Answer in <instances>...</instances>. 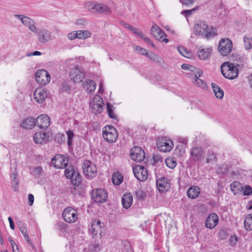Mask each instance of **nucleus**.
Instances as JSON below:
<instances>
[{"label":"nucleus","instance_id":"nucleus-21","mask_svg":"<svg viewBox=\"0 0 252 252\" xmlns=\"http://www.w3.org/2000/svg\"><path fill=\"white\" fill-rule=\"evenodd\" d=\"M93 237L96 236L99 233L101 235L102 232V228L101 225V221L99 220H95L92 223L91 228L90 229Z\"/></svg>","mask_w":252,"mask_h":252},{"label":"nucleus","instance_id":"nucleus-50","mask_svg":"<svg viewBox=\"0 0 252 252\" xmlns=\"http://www.w3.org/2000/svg\"><path fill=\"white\" fill-rule=\"evenodd\" d=\"M134 177L139 181L144 182L148 178V174H133Z\"/></svg>","mask_w":252,"mask_h":252},{"label":"nucleus","instance_id":"nucleus-18","mask_svg":"<svg viewBox=\"0 0 252 252\" xmlns=\"http://www.w3.org/2000/svg\"><path fill=\"white\" fill-rule=\"evenodd\" d=\"M90 9L95 10L99 13H109L111 12L110 8L106 5L101 3H92L90 6Z\"/></svg>","mask_w":252,"mask_h":252},{"label":"nucleus","instance_id":"nucleus-51","mask_svg":"<svg viewBox=\"0 0 252 252\" xmlns=\"http://www.w3.org/2000/svg\"><path fill=\"white\" fill-rule=\"evenodd\" d=\"M123 245L124 247V250L126 251V252H134L133 250H132L131 245H130L128 242H124Z\"/></svg>","mask_w":252,"mask_h":252},{"label":"nucleus","instance_id":"nucleus-53","mask_svg":"<svg viewBox=\"0 0 252 252\" xmlns=\"http://www.w3.org/2000/svg\"><path fill=\"white\" fill-rule=\"evenodd\" d=\"M199 8L198 6H196L193 9L190 10H185L181 12L182 14H186V16H189L192 14L193 11H195L198 10Z\"/></svg>","mask_w":252,"mask_h":252},{"label":"nucleus","instance_id":"nucleus-60","mask_svg":"<svg viewBox=\"0 0 252 252\" xmlns=\"http://www.w3.org/2000/svg\"><path fill=\"white\" fill-rule=\"evenodd\" d=\"M20 230L24 236L28 235V230L25 227H20Z\"/></svg>","mask_w":252,"mask_h":252},{"label":"nucleus","instance_id":"nucleus-49","mask_svg":"<svg viewBox=\"0 0 252 252\" xmlns=\"http://www.w3.org/2000/svg\"><path fill=\"white\" fill-rule=\"evenodd\" d=\"M66 133L67 135V144L68 146H70L72 144L74 134L72 131L70 130L67 131Z\"/></svg>","mask_w":252,"mask_h":252},{"label":"nucleus","instance_id":"nucleus-8","mask_svg":"<svg viewBox=\"0 0 252 252\" xmlns=\"http://www.w3.org/2000/svg\"><path fill=\"white\" fill-rule=\"evenodd\" d=\"M36 33L38 41L42 44L46 43L54 38L51 32L45 29H40Z\"/></svg>","mask_w":252,"mask_h":252},{"label":"nucleus","instance_id":"nucleus-17","mask_svg":"<svg viewBox=\"0 0 252 252\" xmlns=\"http://www.w3.org/2000/svg\"><path fill=\"white\" fill-rule=\"evenodd\" d=\"M219 217L216 213L210 214L205 221V226L209 229L214 228L218 223Z\"/></svg>","mask_w":252,"mask_h":252},{"label":"nucleus","instance_id":"nucleus-64","mask_svg":"<svg viewBox=\"0 0 252 252\" xmlns=\"http://www.w3.org/2000/svg\"><path fill=\"white\" fill-rule=\"evenodd\" d=\"M248 79L250 87L252 89V73L248 77Z\"/></svg>","mask_w":252,"mask_h":252},{"label":"nucleus","instance_id":"nucleus-41","mask_svg":"<svg viewBox=\"0 0 252 252\" xmlns=\"http://www.w3.org/2000/svg\"><path fill=\"white\" fill-rule=\"evenodd\" d=\"M165 162L166 165L170 168L173 169L176 167L177 165L176 160L174 158H168L165 160Z\"/></svg>","mask_w":252,"mask_h":252},{"label":"nucleus","instance_id":"nucleus-34","mask_svg":"<svg viewBox=\"0 0 252 252\" xmlns=\"http://www.w3.org/2000/svg\"><path fill=\"white\" fill-rule=\"evenodd\" d=\"M230 189L235 195L238 194L243 189L242 185L238 182H234L230 184Z\"/></svg>","mask_w":252,"mask_h":252},{"label":"nucleus","instance_id":"nucleus-35","mask_svg":"<svg viewBox=\"0 0 252 252\" xmlns=\"http://www.w3.org/2000/svg\"><path fill=\"white\" fill-rule=\"evenodd\" d=\"M245 228L248 231L252 230V215H248L244 220Z\"/></svg>","mask_w":252,"mask_h":252},{"label":"nucleus","instance_id":"nucleus-3","mask_svg":"<svg viewBox=\"0 0 252 252\" xmlns=\"http://www.w3.org/2000/svg\"><path fill=\"white\" fill-rule=\"evenodd\" d=\"M221 72L223 76L228 79L237 77L239 73L238 68L232 63L225 62L221 66Z\"/></svg>","mask_w":252,"mask_h":252},{"label":"nucleus","instance_id":"nucleus-11","mask_svg":"<svg viewBox=\"0 0 252 252\" xmlns=\"http://www.w3.org/2000/svg\"><path fill=\"white\" fill-rule=\"evenodd\" d=\"M92 198L95 202L102 203L106 201L107 193L104 189H97L92 191Z\"/></svg>","mask_w":252,"mask_h":252},{"label":"nucleus","instance_id":"nucleus-31","mask_svg":"<svg viewBox=\"0 0 252 252\" xmlns=\"http://www.w3.org/2000/svg\"><path fill=\"white\" fill-rule=\"evenodd\" d=\"M200 193V189L196 186L191 187L188 190V196L191 199H195Z\"/></svg>","mask_w":252,"mask_h":252},{"label":"nucleus","instance_id":"nucleus-4","mask_svg":"<svg viewBox=\"0 0 252 252\" xmlns=\"http://www.w3.org/2000/svg\"><path fill=\"white\" fill-rule=\"evenodd\" d=\"M102 136L108 143H112L115 142L117 140L118 133L114 126L107 125L103 128Z\"/></svg>","mask_w":252,"mask_h":252},{"label":"nucleus","instance_id":"nucleus-32","mask_svg":"<svg viewBox=\"0 0 252 252\" xmlns=\"http://www.w3.org/2000/svg\"><path fill=\"white\" fill-rule=\"evenodd\" d=\"M211 86L215 96L219 99H222L223 96V90L215 83H212Z\"/></svg>","mask_w":252,"mask_h":252},{"label":"nucleus","instance_id":"nucleus-7","mask_svg":"<svg viewBox=\"0 0 252 252\" xmlns=\"http://www.w3.org/2000/svg\"><path fill=\"white\" fill-rule=\"evenodd\" d=\"M104 103L102 98L98 95H95L90 103L91 111L94 114H99L103 110Z\"/></svg>","mask_w":252,"mask_h":252},{"label":"nucleus","instance_id":"nucleus-42","mask_svg":"<svg viewBox=\"0 0 252 252\" xmlns=\"http://www.w3.org/2000/svg\"><path fill=\"white\" fill-rule=\"evenodd\" d=\"M177 49L181 55L184 57L189 58L191 55V52L183 46L178 47Z\"/></svg>","mask_w":252,"mask_h":252},{"label":"nucleus","instance_id":"nucleus-28","mask_svg":"<svg viewBox=\"0 0 252 252\" xmlns=\"http://www.w3.org/2000/svg\"><path fill=\"white\" fill-rule=\"evenodd\" d=\"M36 125V120L30 117L24 120L21 124V126L26 129H32Z\"/></svg>","mask_w":252,"mask_h":252},{"label":"nucleus","instance_id":"nucleus-38","mask_svg":"<svg viewBox=\"0 0 252 252\" xmlns=\"http://www.w3.org/2000/svg\"><path fill=\"white\" fill-rule=\"evenodd\" d=\"M244 47L245 49L248 50L252 48V38L244 36L243 37Z\"/></svg>","mask_w":252,"mask_h":252},{"label":"nucleus","instance_id":"nucleus-55","mask_svg":"<svg viewBox=\"0 0 252 252\" xmlns=\"http://www.w3.org/2000/svg\"><path fill=\"white\" fill-rule=\"evenodd\" d=\"M67 37L68 39L70 40H72L76 38H78L77 31H73L69 33L67 35Z\"/></svg>","mask_w":252,"mask_h":252},{"label":"nucleus","instance_id":"nucleus-13","mask_svg":"<svg viewBox=\"0 0 252 252\" xmlns=\"http://www.w3.org/2000/svg\"><path fill=\"white\" fill-rule=\"evenodd\" d=\"M173 143L170 139L162 138L159 140L157 143L158 150L163 152H170L173 147Z\"/></svg>","mask_w":252,"mask_h":252},{"label":"nucleus","instance_id":"nucleus-29","mask_svg":"<svg viewBox=\"0 0 252 252\" xmlns=\"http://www.w3.org/2000/svg\"><path fill=\"white\" fill-rule=\"evenodd\" d=\"M67 179L71 180V182L74 186H78L82 181L80 174H65Z\"/></svg>","mask_w":252,"mask_h":252},{"label":"nucleus","instance_id":"nucleus-23","mask_svg":"<svg viewBox=\"0 0 252 252\" xmlns=\"http://www.w3.org/2000/svg\"><path fill=\"white\" fill-rule=\"evenodd\" d=\"M190 155L194 160H200L204 157V152L200 147H194L190 151Z\"/></svg>","mask_w":252,"mask_h":252},{"label":"nucleus","instance_id":"nucleus-6","mask_svg":"<svg viewBox=\"0 0 252 252\" xmlns=\"http://www.w3.org/2000/svg\"><path fill=\"white\" fill-rule=\"evenodd\" d=\"M69 75L71 80L75 83L81 82L85 77V71L78 66H76L71 68Z\"/></svg>","mask_w":252,"mask_h":252},{"label":"nucleus","instance_id":"nucleus-58","mask_svg":"<svg viewBox=\"0 0 252 252\" xmlns=\"http://www.w3.org/2000/svg\"><path fill=\"white\" fill-rule=\"evenodd\" d=\"M129 30L135 34L138 35L139 36H140V34H141L142 33L141 32L138 31V30L137 29L134 28L132 26L129 27Z\"/></svg>","mask_w":252,"mask_h":252},{"label":"nucleus","instance_id":"nucleus-1","mask_svg":"<svg viewBox=\"0 0 252 252\" xmlns=\"http://www.w3.org/2000/svg\"><path fill=\"white\" fill-rule=\"evenodd\" d=\"M194 30L196 34L201 35L207 39L212 38L217 34L216 29L209 27L204 21H199L196 24Z\"/></svg>","mask_w":252,"mask_h":252},{"label":"nucleus","instance_id":"nucleus-57","mask_svg":"<svg viewBox=\"0 0 252 252\" xmlns=\"http://www.w3.org/2000/svg\"><path fill=\"white\" fill-rule=\"evenodd\" d=\"M153 158L155 162L158 163L162 162V158L160 155H154Z\"/></svg>","mask_w":252,"mask_h":252},{"label":"nucleus","instance_id":"nucleus-30","mask_svg":"<svg viewBox=\"0 0 252 252\" xmlns=\"http://www.w3.org/2000/svg\"><path fill=\"white\" fill-rule=\"evenodd\" d=\"M83 88L86 90L87 93H91L95 90L96 83L92 80H86L83 84Z\"/></svg>","mask_w":252,"mask_h":252},{"label":"nucleus","instance_id":"nucleus-61","mask_svg":"<svg viewBox=\"0 0 252 252\" xmlns=\"http://www.w3.org/2000/svg\"><path fill=\"white\" fill-rule=\"evenodd\" d=\"M8 220L9 221L10 227L11 229L12 230H14L15 229V225H14V222L12 220V219L11 218V217H9L8 218Z\"/></svg>","mask_w":252,"mask_h":252},{"label":"nucleus","instance_id":"nucleus-19","mask_svg":"<svg viewBox=\"0 0 252 252\" xmlns=\"http://www.w3.org/2000/svg\"><path fill=\"white\" fill-rule=\"evenodd\" d=\"M212 48L211 47L204 48L200 47L197 51V55L201 60H206L211 56Z\"/></svg>","mask_w":252,"mask_h":252},{"label":"nucleus","instance_id":"nucleus-5","mask_svg":"<svg viewBox=\"0 0 252 252\" xmlns=\"http://www.w3.org/2000/svg\"><path fill=\"white\" fill-rule=\"evenodd\" d=\"M233 43L229 38H222L218 46V51L220 54L223 56L228 55L232 51Z\"/></svg>","mask_w":252,"mask_h":252},{"label":"nucleus","instance_id":"nucleus-40","mask_svg":"<svg viewBox=\"0 0 252 252\" xmlns=\"http://www.w3.org/2000/svg\"><path fill=\"white\" fill-rule=\"evenodd\" d=\"M146 56L152 61L156 63H160L162 60L159 56L152 52L148 53Z\"/></svg>","mask_w":252,"mask_h":252},{"label":"nucleus","instance_id":"nucleus-25","mask_svg":"<svg viewBox=\"0 0 252 252\" xmlns=\"http://www.w3.org/2000/svg\"><path fill=\"white\" fill-rule=\"evenodd\" d=\"M151 32L157 40H161L165 35L164 32L157 25H154L152 27Z\"/></svg>","mask_w":252,"mask_h":252},{"label":"nucleus","instance_id":"nucleus-39","mask_svg":"<svg viewBox=\"0 0 252 252\" xmlns=\"http://www.w3.org/2000/svg\"><path fill=\"white\" fill-rule=\"evenodd\" d=\"M123 178L122 174H113L112 182L115 185H119L123 182Z\"/></svg>","mask_w":252,"mask_h":252},{"label":"nucleus","instance_id":"nucleus-10","mask_svg":"<svg viewBox=\"0 0 252 252\" xmlns=\"http://www.w3.org/2000/svg\"><path fill=\"white\" fill-rule=\"evenodd\" d=\"M130 156L133 160L141 162L145 158V154L141 147L135 146L131 149Z\"/></svg>","mask_w":252,"mask_h":252},{"label":"nucleus","instance_id":"nucleus-46","mask_svg":"<svg viewBox=\"0 0 252 252\" xmlns=\"http://www.w3.org/2000/svg\"><path fill=\"white\" fill-rule=\"evenodd\" d=\"M196 0H179L182 4L186 7H191Z\"/></svg>","mask_w":252,"mask_h":252},{"label":"nucleus","instance_id":"nucleus-22","mask_svg":"<svg viewBox=\"0 0 252 252\" xmlns=\"http://www.w3.org/2000/svg\"><path fill=\"white\" fill-rule=\"evenodd\" d=\"M49 139V135L45 132H36L34 134L33 136V140L36 144H42L48 141Z\"/></svg>","mask_w":252,"mask_h":252},{"label":"nucleus","instance_id":"nucleus-56","mask_svg":"<svg viewBox=\"0 0 252 252\" xmlns=\"http://www.w3.org/2000/svg\"><path fill=\"white\" fill-rule=\"evenodd\" d=\"M181 68L184 70H189L192 71H194V70L195 69V68L193 67L192 66L187 63L183 64L181 66Z\"/></svg>","mask_w":252,"mask_h":252},{"label":"nucleus","instance_id":"nucleus-15","mask_svg":"<svg viewBox=\"0 0 252 252\" xmlns=\"http://www.w3.org/2000/svg\"><path fill=\"white\" fill-rule=\"evenodd\" d=\"M157 187L160 192L167 191L170 188L169 180L166 178H160L157 180Z\"/></svg>","mask_w":252,"mask_h":252},{"label":"nucleus","instance_id":"nucleus-14","mask_svg":"<svg viewBox=\"0 0 252 252\" xmlns=\"http://www.w3.org/2000/svg\"><path fill=\"white\" fill-rule=\"evenodd\" d=\"M47 90L42 88H36L34 92V99L38 103H42L47 98Z\"/></svg>","mask_w":252,"mask_h":252},{"label":"nucleus","instance_id":"nucleus-45","mask_svg":"<svg viewBox=\"0 0 252 252\" xmlns=\"http://www.w3.org/2000/svg\"><path fill=\"white\" fill-rule=\"evenodd\" d=\"M135 195L137 199L143 200L146 198V193L142 189H138L135 192Z\"/></svg>","mask_w":252,"mask_h":252},{"label":"nucleus","instance_id":"nucleus-26","mask_svg":"<svg viewBox=\"0 0 252 252\" xmlns=\"http://www.w3.org/2000/svg\"><path fill=\"white\" fill-rule=\"evenodd\" d=\"M202 74V72L200 69H197L195 74V80L194 84L201 89H204L207 88V84L203 80L199 78Z\"/></svg>","mask_w":252,"mask_h":252},{"label":"nucleus","instance_id":"nucleus-24","mask_svg":"<svg viewBox=\"0 0 252 252\" xmlns=\"http://www.w3.org/2000/svg\"><path fill=\"white\" fill-rule=\"evenodd\" d=\"M22 24L32 32H37L36 23L32 18L27 16L24 20H22Z\"/></svg>","mask_w":252,"mask_h":252},{"label":"nucleus","instance_id":"nucleus-44","mask_svg":"<svg viewBox=\"0 0 252 252\" xmlns=\"http://www.w3.org/2000/svg\"><path fill=\"white\" fill-rule=\"evenodd\" d=\"M17 174H12L11 178L12 179V184L14 188V190H17L19 187V180L17 178Z\"/></svg>","mask_w":252,"mask_h":252},{"label":"nucleus","instance_id":"nucleus-48","mask_svg":"<svg viewBox=\"0 0 252 252\" xmlns=\"http://www.w3.org/2000/svg\"><path fill=\"white\" fill-rule=\"evenodd\" d=\"M228 242L229 245L233 247L236 245L238 242V237L236 235H231L228 240Z\"/></svg>","mask_w":252,"mask_h":252},{"label":"nucleus","instance_id":"nucleus-33","mask_svg":"<svg viewBox=\"0 0 252 252\" xmlns=\"http://www.w3.org/2000/svg\"><path fill=\"white\" fill-rule=\"evenodd\" d=\"M216 157L215 155L212 152H209L207 157L206 158V161L205 163L201 165V166H203L204 168H206L207 164H215L216 162Z\"/></svg>","mask_w":252,"mask_h":252},{"label":"nucleus","instance_id":"nucleus-27","mask_svg":"<svg viewBox=\"0 0 252 252\" xmlns=\"http://www.w3.org/2000/svg\"><path fill=\"white\" fill-rule=\"evenodd\" d=\"M133 198L130 194H125L122 198V205L125 209H128L132 204Z\"/></svg>","mask_w":252,"mask_h":252},{"label":"nucleus","instance_id":"nucleus-36","mask_svg":"<svg viewBox=\"0 0 252 252\" xmlns=\"http://www.w3.org/2000/svg\"><path fill=\"white\" fill-rule=\"evenodd\" d=\"M77 32L78 38H79V39H85L90 37L92 35L91 32H90L89 31H87V30H86V31L78 30V31H77Z\"/></svg>","mask_w":252,"mask_h":252},{"label":"nucleus","instance_id":"nucleus-62","mask_svg":"<svg viewBox=\"0 0 252 252\" xmlns=\"http://www.w3.org/2000/svg\"><path fill=\"white\" fill-rule=\"evenodd\" d=\"M14 17L19 19L22 23V20H24L27 16L22 14H15Z\"/></svg>","mask_w":252,"mask_h":252},{"label":"nucleus","instance_id":"nucleus-12","mask_svg":"<svg viewBox=\"0 0 252 252\" xmlns=\"http://www.w3.org/2000/svg\"><path fill=\"white\" fill-rule=\"evenodd\" d=\"M35 76L37 82L41 85L48 84L51 80L50 74L44 69L37 70Z\"/></svg>","mask_w":252,"mask_h":252},{"label":"nucleus","instance_id":"nucleus-37","mask_svg":"<svg viewBox=\"0 0 252 252\" xmlns=\"http://www.w3.org/2000/svg\"><path fill=\"white\" fill-rule=\"evenodd\" d=\"M132 169L133 173H148L147 169L142 165H135Z\"/></svg>","mask_w":252,"mask_h":252},{"label":"nucleus","instance_id":"nucleus-2","mask_svg":"<svg viewBox=\"0 0 252 252\" xmlns=\"http://www.w3.org/2000/svg\"><path fill=\"white\" fill-rule=\"evenodd\" d=\"M51 164L57 169L66 168L64 173H75L73 166L71 165H68V159L63 155H56L52 158Z\"/></svg>","mask_w":252,"mask_h":252},{"label":"nucleus","instance_id":"nucleus-16","mask_svg":"<svg viewBox=\"0 0 252 252\" xmlns=\"http://www.w3.org/2000/svg\"><path fill=\"white\" fill-rule=\"evenodd\" d=\"M36 125L40 128H47L50 124L49 117L45 114H41L36 119Z\"/></svg>","mask_w":252,"mask_h":252},{"label":"nucleus","instance_id":"nucleus-20","mask_svg":"<svg viewBox=\"0 0 252 252\" xmlns=\"http://www.w3.org/2000/svg\"><path fill=\"white\" fill-rule=\"evenodd\" d=\"M84 173H96L97 168L95 165L90 160L85 161L82 164Z\"/></svg>","mask_w":252,"mask_h":252},{"label":"nucleus","instance_id":"nucleus-59","mask_svg":"<svg viewBox=\"0 0 252 252\" xmlns=\"http://www.w3.org/2000/svg\"><path fill=\"white\" fill-rule=\"evenodd\" d=\"M29 204L32 206L34 201V196L32 194H29L28 195Z\"/></svg>","mask_w":252,"mask_h":252},{"label":"nucleus","instance_id":"nucleus-63","mask_svg":"<svg viewBox=\"0 0 252 252\" xmlns=\"http://www.w3.org/2000/svg\"><path fill=\"white\" fill-rule=\"evenodd\" d=\"M8 240L10 242V244L11 245V247H12V248L13 249V252H15L14 246H15L17 247V245H16L15 242L10 237H9Z\"/></svg>","mask_w":252,"mask_h":252},{"label":"nucleus","instance_id":"nucleus-9","mask_svg":"<svg viewBox=\"0 0 252 252\" xmlns=\"http://www.w3.org/2000/svg\"><path fill=\"white\" fill-rule=\"evenodd\" d=\"M63 217L66 222L73 223L77 220L78 213L74 209L68 207L63 211Z\"/></svg>","mask_w":252,"mask_h":252},{"label":"nucleus","instance_id":"nucleus-43","mask_svg":"<svg viewBox=\"0 0 252 252\" xmlns=\"http://www.w3.org/2000/svg\"><path fill=\"white\" fill-rule=\"evenodd\" d=\"M107 111L108 112L109 116L113 119H116L117 117L115 114L114 113L113 109V107L110 103H107Z\"/></svg>","mask_w":252,"mask_h":252},{"label":"nucleus","instance_id":"nucleus-47","mask_svg":"<svg viewBox=\"0 0 252 252\" xmlns=\"http://www.w3.org/2000/svg\"><path fill=\"white\" fill-rule=\"evenodd\" d=\"M139 37L144 40L147 43L151 45L153 47L155 48V45L151 41V40L146 35H144L142 32L140 34Z\"/></svg>","mask_w":252,"mask_h":252},{"label":"nucleus","instance_id":"nucleus-54","mask_svg":"<svg viewBox=\"0 0 252 252\" xmlns=\"http://www.w3.org/2000/svg\"><path fill=\"white\" fill-rule=\"evenodd\" d=\"M244 195H250L252 194V188L249 186H246L244 190Z\"/></svg>","mask_w":252,"mask_h":252},{"label":"nucleus","instance_id":"nucleus-52","mask_svg":"<svg viewBox=\"0 0 252 252\" xmlns=\"http://www.w3.org/2000/svg\"><path fill=\"white\" fill-rule=\"evenodd\" d=\"M134 49L137 52L143 55H147L148 52L145 49H144L140 46H136L134 47Z\"/></svg>","mask_w":252,"mask_h":252}]
</instances>
